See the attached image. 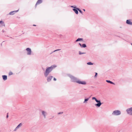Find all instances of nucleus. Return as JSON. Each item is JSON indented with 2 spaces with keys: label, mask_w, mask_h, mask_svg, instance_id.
Instances as JSON below:
<instances>
[{
  "label": "nucleus",
  "mask_w": 132,
  "mask_h": 132,
  "mask_svg": "<svg viewBox=\"0 0 132 132\" xmlns=\"http://www.w3.org/2000/svg\"><path fill=\"white\" fill-rule=\"evenodd\" d=\"M57 67L56 65H51L50 67H48L46 68V69L44 72V75L45 77H47L49 74Z\"/></svg>",
  "instance_id": "obj_1"
},
{
  "label": "nucleus",
  "mask_w": 132,
  "mask_h": 132,
  "mask_svg": "<svg viewBox=\"0 0 132 132\" xmlns=\"http://www.w3.org/2000/svg\"><path fill=\"white\" fill-rule=\"evenodd\" d=\"M68 76L71 78V81L72 82H75L77 83V81L79 79L77 78L70 75H69Z\"/></svg>",
  "instance_id": "obj_2"
},
{
  "label": "nucleus",
  "mask_w": 132,
  "mask_h": 132,
  "mask_svg": "<svg viewBox=\"0 0 132 132\" xmlns=\"http://www.w3.org/2000/svg\"><path fill=\"white\" fill-rule=\"evenodd\" d=\"M92 99L93 100H94L96 101V102L97 103L95 104V105L97 107H99L101 106V105L102 104L101 103V102L100 101L97 100L95 97H93L92 98Z\"/></svg>",
  "instance_id": "obj_3"
},
{
  "label": "nucleus",
  "mask_w": 132,
  "mask_h": 132,
  "mask_svg": "<svg viewBox=\"0 0 132 132\" xmlns=\"http://www.w3.org/2000/svg\"><path fill=\"white\" fill-rule=\"evenodd\" d=\"M121 114V113L120 111L119 110H116L113 112L112 113V114L113 115L118 116L120 115Z\"/></svg>",
  "instance_id": "obj_4"
},
{
  "label": "nucleus",
  "mask_w": 132,
  "mask_h": 132,
  "mask_svg": "<svg viewBox=\"0 0 132 132\" xmlns=\"http://www.w3.org/2000/svg\"><path fill=\"white\" fill-rule=\"evenodd\" d=\"M126 111L127 113L130 115H132V108L131 107L130 108L127 109Z\"/></svg>",
  "instance_id": "obj_5"
},
{
  "label": "nucleus",
  "mask_w": 132,
  "mask_h": 132,
  "mask_svg": "<svg viewBox=\"0 0 132 132\" xmlns=\"http://www.w3.org/2000/svg\"><path fill=\"white\" fill-rule=\"evenodd\" d=\"M26 50L27 52V54L28 55H31V54L32 51L31 49L29 48H27Z\"/></svg>",
  "instance_id": "obj_6"
},
{
  "label": "nucleus",
  "mask_w": 132,
  "mask_h": 132,
  "mask_svg": "<svg viewBox=\"0 0 132 132\" xmlns=\"http://www.w3.org/2000/svg\"><path fill=\"white\" fill-rule=\"evenodd\" d=\"M42 114L44 117V118H46V116L47 115V112L44 111H41Z\"/></svg>",
  "instance_id": "obj_7"
},
{
  "label": "nucleus",
  "mask_w": 132,
  "mask_h": 132,
  "mask_svg": "<svg viewBox=\"0 0 132 132\" xmlns=\"http://www.w3.org/2000/svg\"><path fill=\"white\" fill-rule=\"evenodd\" d=\"M77 83L82 85H86V82L85 81H80L79 79L77 81Z\"/></svg>",
  "instance_id": "obj_8"
},
{
  "label": "nucleus",
  "mask_w": 132,
  "mask_h": 132,
  "mask_svg": "<svg viewBox=\"0 0 132 132\" xmlns=\"http://www.w3.org/2000/svg\"><path fill=\"white\" fill-rule=\"evenodd\" d=\"M47 81L48 82H49L51 81V80L52 79L53 77L52 76H50L48 77L47 76Z\"/></svg>",
  "instance_id": "obj_9"
},
{
  "label": "nucleus",
  "mask_w": 132,
  "mask_h": 132,
  "mask_svg": "<svg viewBox=\"0 0 132 132\" xmlns=\"http://www.w3.org/2000/svg\"><path fill=\"white\" fill-rule=\"evenodd\" d=\"M19 11V10L12 11L10 12L9 13V14L10 15H12L14 14L15 13Z\"/></svg>",
  "instance_id": "obj_10"
},
{
  "label": "nucleus",
  "mask_w": 132,
  "mask_h": 132,
  "mask_svg": "<svg viewBox=\"0 0 132 132\" xmlns=\"http://www.w3.org/2000/svg\"><path fill=\"white\" fill-rule=\"evenodd\" d=\"M42 2V0H38L37 2L35 5V7L37 5L41 3Z\"/></svg>",
  "instance_id": "obj_11"
},
{
  "label": "nucleus",
  "mask_w": 132,
  "mask_h": 132,
  "mask_svg": "<svg viewBox=\"0 0 132 132\" xmlns=\"http://www.w3.org/2000/svg\"><path fill=\"white\" fill-rule=\"evenodd\" d=\"M126 23L128 24L132 25V22H131L130 20H127L126 21Z\"/></svg>",
  "instance_id": "obj_12"
},
{
  "label": "nucleus",
  "mask_w": 132,
  "mask_h": 132,
  "mask_svg": "<svg viewBox=\"0 0 132 132\" xmlns=\"http://www.w3.org/2000/svg\"><path fill=\"white\" fill-rule=\"evenodd\" d=\"M5 26V24L3 21H0V27H2Z\"/></svg>",
  "instance_id": "obj_13"
},
{
  "label": "nucleus",
  "mask_w": 132,
  "mask_h": 132,
  "mask_svg": "<svg viewBox=\"0 0 132 132\" xmlns=\"http://www.w3.org/2000/svg\"><path fill=\"white\" fill-rule=\"evenodd\" d=\"M72 10L76 14H78V10L77 9H73Z\"/></svg>",
  "instance_id": "obj_14"
},
{
  "label": "nucleus",
  "mask_w": 132,
  "mask_h": 132,
  "mask_svg": "<svg viewBox=\"0 0 132 132\" xmlns=\"http://www.w3.org/2000/svg\"><path fill=\"white\" fill-rule=\"evenodd\" d=\"M2 77L4 80H5L7 79V76L6 75L2 76Z\"/></svg>",
  "instance_id": "obj_15"
},
{
  "label": "nucleus",
  "mask_w": 132,
  "mask_h": 132,
  "mask_svg": "<svg viewBox=\"0 0 132 132\" xmlns=\"http://www.w3.org/2000/svg\"><path fill=\"white\" fill-rule=\"evenodd\" d=\"M89 98H85L84 100V101L83 102V103H87V101H88L89 99Z\"/></svg>",
  "instance_id": "obj_16"
},
{
  "label": "nucleus",
  "mask_w": 132,
  "mask_h": 132,
  "mask_svg": "<svg viewBox=\"0 0 132 132\" xmlns=\"http://www.w3.org/2000/svg\"><path fill=\"white\" fill-rule=\"evenodd\" d=\"M106 82H108V83H110L111 84H113V85H114L115 84L113 82H112V81H110V80H106Z\"/></svg>",
  "instance_id": "obj_17"
},
{
  "label": "nucleus",
  "mask_w": 132,
  "mask_h": 132,
  "mask_svg": "<svg viewBox=\"0 0 132 132\" xmlns=\"http://www.w3.org/2000/svg\"><path fill=\"white\" fill-rule=\"evenodd\" d=\"M83 40V39L82 38H78L77 39L76 41V42H77L78 41L82 40V41Z\"/></svg>",
  "instance_id": "obj_18"
},
{
  "label": "nucleus",
  "mask_w": 132,
  "mask_h": 132,
  "mask_svg": "<svg viewBox=\"0 0 132 132\" xmlns=\"http://www.w3.org/2000/svg\"><path fill=\"white\" fill-rule=\"evenodd\" d=\"M22 125V124L21 123H20L17 126V128L19 129L20 127H21Z\"/></svg>",
  "instance_id": "obj_19"
},
{
  "label": "nucleus",
  "mask_w": 132,
  "mask_h": 132,
  "mask_svg": "<svg viewBox=\"0 0 132 132\" xmlns=\"http://www.w3.org/2000/svg\"><path fill=\"white\" fill-rule=\"evenodd\" d=\"M86 53L85 52H80V51H79V55H81L82 54H86Z\"/></svg>",
  "instance_id": "obj_20"
},
{
  "label": "nucleus",
  "mask_w": 132,
  "mask_h": 132,
  "mask_svg": "<svg viewBox=\"0 0 132 132\" xmlns=\"http://www.w3.org/2000/svg\"><path fill=\"white\" fill-rule=\"evenodd\" d=\"M86 47V45L85 44H83L82 45V46H81V47H84L85 48Z\"/></svg>",
  "instance_id": "obj_21"
},
{
  "label": "nucleus",
  "mask_w": 132,
  "mask_h": 132,
  "mask_svg": "<svg viewBox=\"0 0 132 132\" xmlns=\"http://www.w3.org/2000/svg\"><path fill=\"white\" fill-rule=\"evenodd\" d=\"M87 64L89 65H92L93 64V63H92L91 62H88L87 63Z\"/></svg>",
  "instance_id": "obj_22"
},
{
  "label": "nucleus",
  "mask_w": 132,
  "mask_h": 132,
  "mask_svg": "<svg viewBox=\"0 0 132 132\" xmlns=\"http://www.w3.org/2000/svg\"><path fill=\"white\" fill-rule=\"evenodd\" d=\"M76 9L78 10L81 13H82V11L81 10H80L79 8H76Z\"/></svg>",
  "instance_id": "obj_23"
},
{
  "label": "nucleus",
  "mask_w": 132,
  "mask_h": 132,
  "mask_svg": "<svg viewBox=\"0 0 132 132\" xmlns=\"http://www.w3.org/2000/svg\"><path fill=\"white\" fill-rule=\"evenodd\" d=\"M95 76H94V77L95 78H96L97 76V73L96 72H95Z\"/></svg>",
  "instance_id": "obj_24"
},
{
  "label": "nucleus",
  "mask_w": 132,
  "mask_h": 132,
  "mask_svg": "<svg viewBox=\"0 0 132 132\" xmlns=\"http://www.w3.org/2000/svg\"><path fill=\"white\" fill-rule=\"evenodd\" d=\"M60 50V49H57V50H55L53 52H52L51 54L53 52H56V51H59Z\"/></svg>",
  "instance_id": "obj_25"
},
{
  "label": "nucleus",
  "mask_w": 132,
  "mask_h": 132,
  "mask_svg": "<svg viewBox=\"0 0 132 132\" xmlns=\"http://www.w3.org/2000/svg\"><path fill=\"white\" fill-rule=\"evenodd\" d=\"M71 7H72V8H75V9H76V8H77L76 7V6H71Z\"/></svg>",
  "instance_id": "obj_26"
},
{
  "label": "nucleus",
  "mask_w": 132,
  "mask_h": 132,
  "mask_svg": "<svg viewBox=\"0 0 132 132\" xmlns=\"http://www.w3.org/2000/svg\"><path fill=\"white\" fill-rule=\"evenodd\" d=\"M13 73L12 72H10L9 73V75H11L13 74Z\"/></svg>",
  "instance_id": "obj_27"
},
{
  "label": "nucleus",
  "mask_w": 132,
  "mask_h": 132,
  "mask_svg": "<svg viewBox=\"0 0 132 132\" xmlns=\"http://www.w3.org/2000/svg\"><path fill=\"white\" fill-rule=\"evenodd\" d=\"M18 129V128H17V127H16L15 129L14 130V131H16V130H17Z\"/></svg>",
  "instance_id": "obj_28"
},
{
  "label": "nucleus",
  "mask_w": 132,
  "mask_h": 132,
  "mask_svg": "<svg viewBox=\"0 0 132 132\" xmlns=\"http://www.w3.org/2000/svg\"><path fill=\"white\" fill-rule=\"evenodd\" d=\"M63 113V112H59V113H58V114H62Z\"/></svg>",
  "instance_id": "obj_29"
},
{
  "label": "nucleus",
  "mask_w": 132,
  "mask_h": 132,
  "mask_svg": "<svg viewBox=\"0 0 132 132\" xmlns=\"http://www.w3.org/2000/svg\"><path fill=\"white\" fill-rule=\"evenodd\" d=\"M8 113H7V116H6V118H8V117H9L8 115Z\"/></svg>",
  "instance_id": "obj_30"
},
{
  "label": "nucleus",
  "mask_w": 132,
  "mask_h": 132,
  "mask_svg": "<svg viewBox=\"0 0 132 132\" xmlns=\"http://www.w3.org/2000/svg\"><path fill=\"white\" fill-rule=\"evenodd\" d=\"M79 44L80 45V46L81 47V46H82V45H81L80 43H79Z\"/></svg>",
  "instance_id": "obj_31"
},
{
  "label": "nucleus",
  "mask_w": 132,
  "mask_h": 132,
  "mask_svg": "<svg viewBox=\"0 0 132 132\" xmlns=\"http://www.w3.org/2000/svg\"><path fill=\"white\" fill-rule=\"evenodd\" d=\"M53 80L54 81H56V79L55 78H54Z\"/></svg>",
  "instance_id": "obj_32"
},
{
  "label": "nucleus",
  "mask_w": 132,
  "mask_h": 132,
  "mask_svg": "<svg viewBox=\"0 0 132 132\" xmlns=\"http://www.w3.org/2000/svg\"><path fill=\"white\" fill-rule=\"evenodd\" d=\"M2 32H4V31H4V30H2Z\"/></svg>",
  "instance_id": "obj_33"
},
{
  "label": "nucleus",
  "mask_w": 132,
  "mask_h": 132,
  "mask_svg": "<svg viewBox=\"0 0 132 132\" xmlns=\"http://www.w3.org/2000/svg\"><path fill=\"white\" fill-rule=\"evenodd\" d=\"M83 11H85V9H83Z\"/></svg>",
  "instance_id": "obj_34"
},
{
  "label": "nucleus",
  "mask_w": 132,
  "mask_h": 132,
  "mask_svg": "<svg viewBox=\"0 0 132 132\" xmlns=\"http://www.w3.org/2000/svg\"><path fill=\"white\" fill-rule=\"evenodd\" d=\"M42 69H43V70H44V69L43 68H42Z\"/></svg>",
  "instance_id": "obj_35"
},
{
  "label": "nucleus",
  "mask_w": 132,
  "mask_h": 132,
  "mask_svg": "<svg viewBox=\"0 0 132 132\" xmlns=\"http://www.w3.org/2000/svg\"><path fill=\"white\" fill-rule=\"evenodd\" d=\"M33 26H35L36 25H33Z\"/></svg>",
  "instance_id": "obj_36"
},
{
  "label": "nucleus",
  "mask_w": 132,
  "mask_h": 132,
  "mask_svg": "<svg viewBox=\"0 0 132 132\" xmlns=\"http://www.w3.org/2000/svg\"><path fill=\"white\" fill-rule=\"evenodd\" d=\"M131 44L132 45V43H131Z\"/></svg>",
  "instance_id": "obj_37"
}]
</instances>
